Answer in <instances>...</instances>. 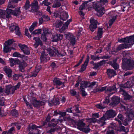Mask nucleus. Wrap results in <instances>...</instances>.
Here are the masks:
<instances>
[{
    "label": "nucleus",
    "mask_w": 134,
    "mask_h": 134,
    "mask_svg": "<svg viewBox=\"0 0 134 134\" xmlns=\"http://www.w3.org/2000/svg\"><path fill=\"white\" fill-rule=\"evenodd\" d=\"M60 114L62 116V118H63V119L59 120L58 121L61 122L63 121V117L65 116L66 115V112H61L60 113Z\"/></svg>",
    "instance_id": "48"
},
{
    "label": "nucleus",
    "mask_w": 134,
    "mask_h": 134,
    "mask_svg": "<svg viewBox=\"0 0 134 134\" xmlns=\"http://www.w3.org/2000/svg\"><path fill=\"white\" fill-rule=\"evenodd\" d=\"M13 56L15 57H23L22 55L20 54L19 53L15 52L13 53Z\"/></svg>",
    "instance_id": "47"
},
{
    "label": "nucleus",
    "mask_w": 134,
    "mask_h": 134,
    "mask_svg": "<svg viewBox=\"0 0 134 134\" xmlns=\"http://www.w3.org/2000/svg\"><path fill=\"white\" fill-rule=\"evenodd\" d=\"M48 0H44L42 2V3L44 4L45 5L48 6L50 4V3L47 1Z\"/></svg>",
    "instance_id": "52"
},
{
    "label": "nucleus",
    "mask_w": 134,
    "mask_h": 134,
    "mask_svg": "<svg viewBox=\"0 0 134 134\" xmlns=\"http://www.w3.org/2000/svg\"><path fill=\"white\" fill-rule=\"evenodd\" d=\"M63 37L62 35L57 34L54 35L53 37L52 41L54 42H57L61 40Z\"/></svg>",
    "instance_id": "17"
},
{
    "label": "nucleus",
    "mask_w": 134,
    "mask_h": 134,
    "mask_svg": "<svg viewBox=\"0 0 134 134\" xmlns=\"http://www.w3.org/2000/svg\"><path fill=\"white\" fill-rule=\"evenodd\" d=\"M30 2L28 0H27L25 3V6L24 7V8L26 9H27L30 6Z\"/></svg>",
    "instance_id": "43"
},
{
    "label": "nucleus",
    "mask_w": 134,
    "mask_h": 134,
    "mask_svg": "<svg viewBox=\"0 0 134 134\" xmlns=\"http://www.w3.org/2000/svg\"><path fill=\"white\" fill-rule=\"evenodd\" d=\"M61 5L60 3V2H57L53 5V7L54 8H57L59 7Z\"/></svg>",
    "instance_id": "49"
},
{
    "label": "nucleus",
    "mask_w": 134,
    "mask_h": 134,
    "mask_svg": "<svg viewBox=\"0 0 134 134\" xmlns=\"http://www.w3.org/2000/svg\"><path fill=\"white\" fill-rule=\"evenodd\" d=\"M116 19V16H112L110 18V20L109 22V25L111 26Z\"/></svg>",
    "instance_id": "35"
},
{
    "label": "nucleus",
    "mask_w": 134,
    "mask_h": 134,
    "mask_svg": "<svg viewBox=\"0 0 134 134\" xmlns=\"http://www.w3.org/2000/svg\"><path fill=\"white\" fill-rule=\"evenodd\" d=\"M19 70L22 72L24 71L25 68L27 66V64L24 61H23L21 62L20 61V62L19 63Z\"/></svg>",
    "instance_id": "14"
},
{
    "label": "nucleus",
    "mask_w": 134,
    "mask_h": 134,
    "mask_svg": "<svg viewBox=\"0 0 134 134\" xmlns=\"http://www.w3.org/2000/svg\"><path fill=\"white\" fill-rule=\"evenodd\" d=\"M4 69L8 77H11L12 76V70L9 67L5 66L4 67Z\"/></svg>",
    "instance_id": "25"
},
{
    "label": "nucleus",
    "mask_w": 134,
    "mask_h": 134,
    "mask_svg": "<svg viewBox=\"0 0 134 134\" xmlns=\"http://www.w3.org/2000/svg\"><path fill=\"white\" fill-rule=\"evenodd\" d=\"M30 102L33 106L35 107H37L44 104V102L42 101H37L36 98L34 97L32 98V99H30Z\"/></svg>",
    "instance_id": "9"
},
{
    "label": "nucleus",
    "mask_w": 134,
    "mask_h": 134,
    "mask_svg": "<svg viewBox=\"0 0 134 134\" xmlns=\"http://www.w3.org/2000/svg\"><path fill=\"white\" fill-rule=\"evenodd\" d=\"M4 45L3 48V51L4 52L7 53L10 50V48L9 46L5 44V43H4Z\"/></svg>",
    "instance_id": "36"
},
{
    "label": "nucleus",
    "mask_w": 134,
    "mask_h": 134,
    "mask_svg": "<svg viewBox=\"0 0 134 134\" xmlns=\"http://www.w3.org/2000/svg\"><path fill=\"white\" fill-rule=\"evenodd\" d=\"M12 114L13 116H16L18 114L17 110H13L12 111Z\"/></svg>",
    "instance_id": "50"
},
{
    "label": "nucleus",
    "mask_w": 134,
    "mask_h": 134,
    "mask_svg": "<svg viewBox=\"0 0 134 134\" xmlns=\"http://www.w3.org/2000/svg\"><path fill=\"white\" fill-rule=\"evenodd\" d=\"M73 109L74 110V112H76L77 113H78L80 112V111L79 110V109L78 108L76 107H73Z\"/></svg>",
    "instance_id": "63"
},
{
    "label": "nucleus",
    "mask_w": 134,
    "mask_h": 134,
    "mask_svg": "<svg viewBox=\"0 0 134 134\" xmlns=\"http://www.w3.org/2000/svg\"><path fill=\"white\" fill-rule=\"evenodd\" d=\"M133 86V83L130 81L127 82L124 85H121L120 86L121 87L129 88Z\"/></svg>",
    "instance_id": "27"
},
{
    "label": "nucleus",
    "mask_w": 134,
    "mask_h": 134,
    "mask_svg": "<svg viewBox=\"0 0 134 134\" xmlns=\"http://www.w3.org/2000/svg\"><path fill=\"white\" fill-rule=\"evenodd\" d=\"M37 21H34L32 23L31 26L35 28L37 27Z\"/></svg>",
    "instance_id": "58"
},
{
    "label": "nucleus",
    "mask_w": 134,
    "mask_h": 134,
    "mask_svg": "<svg viewBox=\"0 0 134 134\" xmlns=\"http://www.w3.org/2000/svg\"><path fill=\"white\" fill-rule=\"evenodd\" d=\"M10 65L11 66H13L14 65L18 64L20 62V60L19 59H14L12 58L9 59Z\"/></svg>",
    "instance_id": "23"
},
{
    "label": "nucleus",
    "mask_w": 134,
    "mask_h": 134,
    "mask_svg": "<svg viewBox=\"0 0 134 134\" xmlns=\"http://www.w3.org/2000/svg\"><path fill=\"white\" fill-rule=\"evenodd\" d=\"M46 35L45 34H42L41 36L42 39L44 41H46L47 40L46 38Z\"/></svg>",
    "instance_id": "57"
},
{
    "label": "nucleus",
    "mask_w": 134,
    "mask_h": 134,
    "mask_svg": "<svg viewBox=\"0 0 134 134\" xmlns=\"http://www.w3.org/2000/svg\"><path fill=\"white\" fill-rule=\"evenodd\" d=\"M134 4V0H131L130 2H128L126 3H123L121 5V8L122 9V11L123 12H124L125 10L124 9L126 7H127L128 8H129L133 4Z\"/></svg>",
    "instance_id": "15"
},
{
    "label": "nucleus",
    "mask_w": 134,
    "mask_h": 134,
    "mask_svg": "<svg viewBox=\"0 0 134 134\" xmlns=\"http://www.w3.org/2000/svg\"><path fill=\"white\" fill-rule=\"evenodd\" d=\"M116 115L115 112L113 110H109L107 111L106 113L104 116L108 119L111 118H113L115 117Z\"/></svg>",
    "instance_id": "11"
},
{
    "label": "nucleus",
    "mask_w": 134,
    "mask_h": 134,
    "mask_svg": "<svg viewBox=\"0 0 134 134\" xmlns=\"http://www.w3.org/2000/svg\"><path fill=\"white\" fill-rule=\"evenodd\" d=\"M13 2L12 1H10L9 2L8 5L7 9V13L6 15V18H10L12 14L16 16L20 14V7L18 8L17 9H15L14 10L9 9V8H13L16 7V6H13L12 5Z\"/></svg>",
    "instance_id": "1"
},
{
    "label": "nucleus",
    "mask_w": 134,
    "mask_h": 134,
    "mask_svg": "<svg viewBox=\"0 0 134 134\" xmlns=\"http://www.w3.org/2000/svg\"><path fill=\"white\" fill-rule=\"evenodd\" d=\"M65 82H64L62 81L60 79L57 78H55L53 80L54 85L56 86V88L58 89L64 87L65 86Z\"/></svg>",
    "instance_id": "4"
},
{
    "label": "nucleus",
    "mask_w": 134,
    "mask_h": 134,
    "mask_svg": "<svg viewBox=\"0 0 134 134\" xmlns=\"http://www.w3.org/2000/svg\"><path fill=\"white\" fill-rule=\"evenodd\" d=\"M80 90L82 96H86L87 95V93L85 91L84 89L80 88Z\"/></svg>",
    "instance_id": "51"
},
{
    "label": "nucleus",
    "mask_w": 134,
    "mask_h": 134,
    "mask_svg": "<svg viewBox=\"0 0 134 134\" xmlns=\"http://www.w3.org/2000/svg\"><path fill=\"white\" fill-rule=\"evenodd\" d=\"M120 102V99L119 97L117 96L113 97L111 100V103L110 105L113 107L115 106L117 104Z\"/></svg>",
    "instance_id": "12"
},
{
    "label": "nucleus",
    "mask_w": 134,
    "mask_h": 134,
    "mask_svg": "<svg viewBox=\"0 0 134 134\" xmlns=\"http://www.w3.org/2000/svg\"><path fill=\"white\" fill-rule=\"evenodd\" d=\"M9 29L12 32H13L14 30H15V34L17 35L20 36L21 35V33L19 31V27L16 24H11L9 27Z\"/></svg>",
    "instance_id": "5"
},
{
    "label": "nucleus",
    "mask_w": 134,
    "mask_h": 134,
    "mask_svg": "<svg viewBox=\"0 0 134 134\" xmlns=\"http://www.w3.org/2000/svg\"><path fill=\"white\" fill-rule=\"evenodd\" d=\"M88 83V82L87 81H81L80 83V88L85 89V88L88 87V86L87 85Z\"/></svg>",
    "instance_id": "31"
},
{
    "label": "nucleus",
    "mask_w": 134,
    "mask_h": 134,
    "mask_svg": "<svg viewBox=\"0 0 134 134\" xmlns=\"http://www.w3.org/2000/svg\"><path fill=\"white\" fill-rule=\"evenodd\" d=\"M72 21L71 19H70L68 20L65 23V24L63 25L62 27V29L63 30H64L67 28L68 25L69 24L70 22Z\"/></svg>",
    "instance_id": "32"
},
{
    "label": "nucleus",
    "mask_w": 134,
    "mask_h": 134,
    "mask_svg": "<svg viewBox=\"0 0 134 134\" xmlns=\"http://www.w3.org/2000/svg\"><path fill=\"white\" fill-rule=\"evenodd\" d=\"M69 17L67 12L64 11H63L60 13V18L63 21L66 20Z\"/></svg>",
    "instance_id": "19"
},
{
    "label": "nucleus",
    "mask_w": 134,
    "mask_h": 134,
    "mask_svg": "<svg viewBox=\"0 0 134 134\" xmlns=\"http://www.w3.org/2000/svg\"><path fill=\"white\" fill-rule=\"evenodd\" d=\"M41 29L36 30L32 32V34L34 35L39 34H41Z\"/></svg>",
    "instance_id": "45"
},
{
    "label": "nucleus",
    "mask_w": 134,
    "mask_h": 134,
    "mask_svg": "<svg viewBox=\"0 0 134 134\" xmlns=\"http://www.w3.org/2000/svg\"><path fill=\"white\" fill-rule=\"evenodd\" d=\"M41 66H37V67L36 68L35 71H36V72L35 75H34V76H36L37 75L38 73L40 71V70L41 68Z\"/></svg>",
    "instance_id": "46"
},
{
    "label": "nucleus",
    "mask_w": 134,
    "mask_h": 134,
    "mask_svg": "<svg viewBox=\"0 0 134 134\" xmlns=\"http://www.w3.org/2000/svg\"><path fill=\"white\" fill-rule=\"evenodd\" d=\"M14 42V41L13 39H10L6 41L5 43V44H6V45H7L9 46L12 44Z\"/></svg>",
    "instance_id": "44"
},
{
    "label": "nucleus",
    "mask_w": 134,
    "mask_h": 134,
    "mask_svg": "<svg viewBox=\"0 0 134 134\" xmlns=\"http://www.w3.org/2000/svg\"><path fill=\"white\" fill-rule=\"evenodd\" d=\"M34 40L35 41V43L34 45L35 48L37 47L39 45H40L41 46L42 45V43L39 38L35 37L34 38Z\"/></svg>",
    "instance_id": "22"
},
{
    "label": "nucleus",
    "mask_w": 134,
    "mask_h": 134,
    "mask_svg": "<svg viewBox=\"0 0 134 134\" xmlns=\"http://www.w3.org/2000/svg\"><path fill=\"white\" fill-rule=\"evenodd\" d=\"M132 46V45H131V44H121L118 46L117 49L118 50H120L124 48H129L131 47Z\"/></svg>",
    "instance_id": "20"
},
{
    "label": "nucleus",
    "mask_w": 134,
    "mask_h": 134,
    "mask_svg": "<svg viewBox=\"0 0 134 134\" xmlns=\"http://www.w3.org/2000/svg\"><path fill=\"white\" fill-rule=\"evenodd\" d=\"M96 107L99 109H101L103 108H105V107L102 106V105L101 104H98L96 105Z\"/></svg>",
    "instance_id": "54"
},
{
    "label": "nucleus",
    "mask_w": 134,
    "mask_h": 134,
    "mask_svg": "<svg viewBox=\"0 0 134 134\" xmlns=\"http://www.w3.org/2000/svg\"><path fill=\"white\" fill-rule=\"evenodd\" d=\"M97 85V83L95 81H93L91 83L88 82V83L87 84L88 87L90 88H92L95 85Z\"/></svg>",
    "instance_id": "37"
},
{
    "label": "nucleus",
    "mask_w": 134,
    "mask_h": 134,
    "mask_svg": "<svg viewBox=\"0 0 134 134\" xmlns=\"http://www.w3.org/2000/svg\"><path fill=\"white\" fill-rule=\"evenodd\" d=\"M116 90L115 85H114L112 87H108L107 89V91H108L110 92L113 91H115Z\"/></svg>",
    "instance_id": "41"
},
{
    "label": "nucleus",
    "mask_w": 134,
    "mask_h": 134,
    "mask_svg": "<svg viewBox=\"0 0 134 134\" xmlns=\"http://www.w3.org/2000/svg\"><path fill=\"white\" fill-rule=\"evenodd\" d=\"M104 115H103L98 121V123L100 126H102L105 124V121L108 119Z\"/></svg>",
    "instance_id": "24"
},
{
    "label": "nucleus",
    "mask_w": 134,
    "mask_h": 134,
    "mask_svg": "<svg viewBox=\"0 0 134 134\" xmlns=\"http://www.w3.org/2000/svg\"><path fill=\"white\" fill-rule=\"evenodd\" d=\"M79 128L80 130L86 133L88 132L90 130V129L88 126L87 127H81L80 128L79 127Z\"/></svg>",
    "instance_id": "38"
},
{
    "label": "nucleus",
    "mask_w": 134,
    "mask_h": 134,
    "mask_svg": "<svg viewBox=\"0 0 134 134\" xmlns=\"http://www.w3.org/2000/svg\"><path fill=\"white\" fill-rule=\"evenodd\" d=\"M91 58L92 59L94 60H99V58L98 57H96L93 55H92L91 57Z\"/></svg>",
    "instance_id": "56"
},
{
    "label": "nucleus",
    "mask_w": 134,
    "mask_h": 134,
    "mask_svg": "<svg viewBox=\"0 0 134 134\" xmlns=\"http://www.w3.org/2000/svg\"><path fill=\"white\" fill-rule=\"evenodd\" d=\"M116 60H114L111 62V65L115 69H117L119 68V66L116 63Z\"/></svg>",
    "instance_id": "33"
},
{
    "label": "nucleus",
    "mask_w": 134,
    "mask_h": 134,
    "mask_svg": "<svg viewBox=\"0 0 134 134\" xmlns=\"http://www.w3.org/2000/svg\"><path fill=\"white\" fill-rule=\"evenodd\" d=\"M6 12L5 10L0 9V18L4 19L6 17L5 15Z\"/></svg>",
    "instance_id": "34"
},
{
    "label": "nucleus",
    "mask_w": 134,
    "mask_h": 134,
    "mask_svg": "<svg viewBox=\"0 0 134 134\" xmlns=\"http://www.w3.org/2000/svg\"><path fill=\"white\" fill-rule=\"evenodd\" d=\"M46 50L49 53L51 57L54 56L55 55L62 56L61 54L59 53L58 50L54 48L53 50H52L51 48H49L47 49Z\"/></svg>",
    "instance_id": "10"
},
{
    "label": "nucleus",
    "mask_w": 134,
    "mask_h": 134,
    "mask_svg": "<svg viewBox=\"0 0 134 134\" xmlns=\"http://www.w3.org/2000/svg\"><path fill=\"white\" fill-rule=\"evenodd\" d=\"M43 18L47 21H49L50 20V18L47 15H45L43 16Z\"/></svg>",
    "instance_id": "62"
},
{
    "label": "nucleus",
    "mask_w": 134,
    "mask_h": 134,
    "mask_svg": "<svg viewBox=\"0 0 134 134\" xmlns=\"http://www.w3.org/2000/svg\"><path fill=\"white\" fill-rule=\"evenodd\" d=\"M20 85V84L19 83L15 86H13L10 85H7L6 87L5 93L7 94H13L14 93L15 91L19 87Z\"/></svg>",
    "instance_id": "2"
},
{
    "label": "nucleus",
    "mask_w": 134,
    "mask_h": 134,
    "mask_svg": "<svg viewBox=\"0 0 134 134\" xmlns=\"http://www.w3.org/2000/svg\"><path fill=\"white\" fill-rule=\"evenodd\" d=\"M19 46L24 54L28 55L30 54V52L29 49L26 46L19 44Z\"/></svg>",
    "instance_id": "13"
},
{
    "label": "nucleus",
    "mask_w": 134,
    "mask_h": 134,
    "mask_svg": "<svg viewBox=\"0 0 134 134\" xmlns=\"http://www.w3.org/2000/svg\"><path fill=\"white\" fill-rule=\"evenodd\" d=\"M94 2L92 3L93 7L95 8L97 12V15L99 17H101L104 13V8L102 6L96 7L94 4Z\"/></svg>",
    "instance_id": "6"
},
{
    "label": "nucleus",
    "mask_w": 134,
    "mask_h": 134,
    "mask_svg": "<svg viewBox=\"0 0 134 134\" xmlns=\"http://www.w3.org/2000/svg\"><path fill=\"white\" fill-rule=\"evenodd\" d=\"M123 94L124 96V99L126 100H129L131 98V96L128 95L126 93L124 92Z\"/></svg>",
    "instance_id": "42"
},
{
    "label": "nucleus",
    "mask_w": 134,
    "mask_h": 134,
    "mask_svg": "<svg viewBox=\"0 0 134 134\" xmlns=\"http://www.w3.org/2000/svg\"><path fill=\"white\" fill-rule=\"evenodd\" d=\"M90 21L91 24L89 26L90 29L91 31L93 32L97 27V20L93 19H91Z\"/></svg>",
    "instance_id": "8"
},
{
    "label": "nucleus",
    "mask_w": 134,
    "mask_h": 134,
    "mask_svg": "<svg viewBox=\"0 0 134 134\" xmlns=\"http://www.w3.org/2000/svg\"><path fill=\"white\" fill-rule=\"evenodd\" d=\"M66 38L73 45H74L76 43L75 38L73 35L70 33L66 34Z\"/></svg>",
    "instance_id": "7"
},
{
    "label": "nucleus",
    "mask_w": 134,
    "mask_h": 134,
    "mask_svg": "<svg viewBox=\"0 0 134 134\" xmlns=\"http://www.w3.org/2000/svg\"><path fill=\"white\" fill-rule=\"evenodd\" d=\"M118 41L119 42H124L125 44H131L132 45L134 44V35L129 37L118 39Z\"/></svg>",
    "instance_id": "3"
},
{
    "label": "nucleus",
    "mask_w": 134,
    "mask_h": 134,
    "mask_svg": "<svg viewBox=\"0 0 134 134\" xmlns=\"http://www.w3.org/2000/svg\"><path fill=\"white\" fill-rule=\"evenodd\" d=\"M71 94L72 96H75L76 94V92L74 90H71L70 91Z\"/></svg>",
    "instance_id": "64"
},
{
    "label": "nucleus",
    "mask_w": 134,
    "mask_h": 134,
    "mask_svg": "<svg viewBox=\"0 0 134 134\" xmlns=\"http://www.w3.org/2000/svg\"><path fill=\"white\" fill-rule=\"evenodd\" d=\"M103 28L98 27L97 35L95 38V39L96 40H99L102 37L103 33Z\"/></svg>",
    "instance_id": "16"
},
{
    "label": "nucleus",
    "mask_w": 134,
    "mask_h": 134,
    "mask_svg": "<svg viewBox=\"0 0 134 134\" xmlns=\"http://www.w3.org/2000/svg\"><path fill=\"white\" fill-rule=\"evenodd\" d=\"M43 32L42 34L47 35V34H49L51 33L50 30L46 28L43 29Z\"/></svg>",
    "instance_id": "39"
},
{
    "label": "nucleus",
    "mask_w": 134,
    "mask_h": 134,
    "mask_svg": "<svg viewBox=\"0 0 134 134\" xmlns=\"http://www.w3.org/2000/svg\"><path fill=\"white\" fill-rule=\"evenodd\" d=\"M107 72L108 77L110 78L116 75V72L113 69H109L107 70Z\"/></svg>",
    "instance_id": "21"
},
{
    "label": "nucleus",
    "mask_w": 134,
    "mask_h": 134,
    "mask_svg": "<svg viewBox=\"0 0 134 134\" xmlns=\"http://www.w3.org/2000/svg\"><path fill=\"white\" fill-rule=\"evenodd\" d=\"M30 129H36L39 127L38 126H37L35 125H32L31 126L30 125Z\"/></svg>",
    "instance_id": "60"
},
{
    "label": "nucleus",
    "mask_w": 134,
    "mask_h": 134,
    "mask_svg": "<svg viewBox=\"0 0 134 134\" xmlns=\"http://www.w3.org/2000/svg\"><path fill=\"white\" fill-rule=\"evenodd\" d=\"M96 121V120L95 119L91 118L89 119L88 120V121L90 122L95 123Z\"/></svg>",
    "instance_id": "55"
},
{
    "label": "nucleus",
    "mask_w": 134,
    "mask_h": 134,
    "mask_svg": "<svg viewBox=\"0 0 134 134\" xmlns=\"http://www.w3.org/2000/svg\"><path fill=\"white\" fill-rule=\"evenodd\" d=\"M47 56V55L44 52H43L42 53L40 58L41 62H46L49 59V58Z\"/></svg>",
    "instance_id": "18"
},
{
    "label": "nucleus",
    "mask_w": 134,
    "mask_h": 134,
    "mask_svg": "<svg viewBox=\"0 0 134 134\" xmlns=\"http://www.w3.org/2000/svg\"><path fill=\"white\" fill-rule=\"evenodd\" d=\"M126 110V111L127 114V115L128 118H130V119H132L134 116V114L132 111V110L129 109Z\"/></svg>",
    "instance_id": "28"
},
{
    "label": "nucleus",
    "mask_w": 134,
    "mask_h": 134,
    "mask_svg": "<svg viewBox=\"0 0 134 134\" xmlns=\"http://www.w3.org/2000/svg\"><path fill=\"white\" fill-rule=\"evenodd\" d=\"M31 6L33 9H37L39 7V6L38 5L37 1H34L31 4Z\"/></svg>",
    "instance_id": "30"
},
{
    "label": "nucleus",
    "mask_w": 134,
    "mask_h": 134,
    "mask_svg": "<svg viewBox=\"0 0 134 134\" xmlns=\"http://www.w3.org/2000/svg\"><path fill=\"white\" fill-rule=\"evenodd\" d=\"M13 77L14 80H16L18 79L19 76L17 75L14 74V75H13Z\"/></svg>",
    "instance_id": "59"
},
{
    "label": "nucleus",
    "mask_w": 134,
    "mask_h": 134,
    "mask_svg": "<svg viewBox=\"0 0 134 134\" xmlns=\"http://www.w3.org/2000/svg\"><path fill=\"white\" fill-rule=\"evenodd\" d=\"M73 109V108H71L68 109H67L66 110V112H68L69 113H71L73 112H74V110L72 109V110H71V109Z\"/></svg>",
    "instance_id": "61"
},
{
    "label": "nucleus",
    "mask_w": 134,
    "mask_h": 134,
    "mask_svg": "<svg viewBox=\"0 0 134 134\" xmlns=\"http://www.w3.org/2000/svg\"><path fill=\"white\" fill-rule=\"evenodd\" d=\"M89 57L87 56L86 60L85 61L84 64L82 65L81 68V71H84L86 69V66L89 62Z\"/></svg>",
    "instance_id": "26"
},
{
    "label": "nucleus",
    "mask_w": 134,
    "mask_h": 134,
    "mask_svg": "<svg viewBox=\"0 0 134 134\" xmlns=\"http://www.w3.org/2000/svg\"><path fill=\"white\" fill-rule=\"evenodd\" d=\"M14 130V128L12 127L11 128L8 132H3L2 134H13V131Z\"/></svg>",
    "instance_id": "40"
},
{
    "label": "nucleus",
    "mask_w": 134,
    "mask_h": 134,
    "mask_svg": "<svg viewBox=\"0 0 134 134\" xmlns=\"http://www.w3.org/2000/svg\"><path fill=\"white\" fill-rule=\"evenodd\" d=\"M106 86L103 87H97L94 89L92 91L94 93L98 91L102 92L106 90Z\"/></svg>",
    "instance_id": "29"
},
{
    "label": "nucleus",
    "mask_w": 134,
    "mask_h": 134,
    "mask_svg": "<svg viewBox=\"0 0 134 134\" xmlns=\"http://www.w3.org/2000/svg\"><path fill=\"white\" fill-rule=\"evenodd\" d=\"M109 97H107L105 99L104 101L103 102L104 104H107L109 102Z\"/></svg>",
    "instance_id": "53"
}]
</instances>
